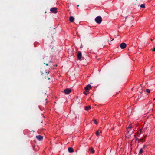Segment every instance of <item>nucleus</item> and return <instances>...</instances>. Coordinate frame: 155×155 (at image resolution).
I'll list each match as a JSON object with an SVG mask.
<instances>
[{
	"label": "nucleus",
	"instance_id": "aec40b11",
	"mask_svg": "<svg viewBox=\"0 0 155 155\" xmlns=\"http://www.w3.org/2000/svg\"><path fill=\"white\" fill-rule=\"evenodd\" d=\"M44 64H46V66H48V64H47H47H45V63H44Z\"/></svg>",
	"mask_w": 155,
	"mask_h": 155
},
{
	"label": "nucleus",
	"instance_id": "4be33fe9",
	"mask_svg": "<svg viewBox=\"0 0 155 155\" xmlns=\"http://www.w3.org/2000/svg\"><path fill=\"white\" fill-rule=\"evenodd\" d=\"M77 6L78 7V6H79V5H77Z\"/></svg>",
	"mask_w": 155,
	"mask_h": 155
},
{
	"label": "nucleus",
	"instance_id": "39448f33",
	"mask_svg": "<svg viewBox=\"0 0 155 155\" xmlns=\"http://www.w3.org/2000/svg\"><path fill=\"white\" fill-rule=\"evenodd\" d=\"M91 85L90 84H88L87 85L86 87H85L84 88V89L86 91H87V90L91 89Z\"/></svg>",
	"mask_w": 155,
	"mask_h": 155
},
{
	"label": "nucleus",
	"instance_id": "dca6fc26",
	"mask_svg": "<svg viewBox=\"0 0 155 155\" xmlns=\"http://www.w3.org/2000/svg\"><path fill=\"white\" fill-rule=\"evenodd\" d=\"M93 120L94 123L95 124H97V121L95 119H94Z\"/></svg>",
	"mask_w": 155,
	"mask_h": 155
},
{
	"label": "nucleus",
	"instance_id": "393cba45",
	"mask_svg": "<svg viewBox=\"0 0 155 155\" xmlns=\"http://www.w3.org/2000/svg\"><path fill=\"white\" fill-rule=\"evenodd\" d=\"M113 40H114V39H113L111 41H112Z\"/></svg>",
	"mask_w": 155,
	"mask_h": 155
},
{
	"label": "nucleus",
	"instance_id": "f03ea898",
	"mask_svg": "<svg viewBox=\"0 0 155 155\" xmlns=\"http://www.w3.org/2000/svg\"><path fill=\"white\" fill-rule=\"evenodd\" d=\"M126 46L127 45L124 42L121 43L120 45L121 48L122 49H124L126 47Z\"/></svg>",
	"mask_w": 155,
	"mask_h": 155
},
{
	"label": "nucleus",
	"instance_id": "20e7f679",
	"mask_svg": "<svg viewBox=\"0 0 155 155\" xmlns=\"http://www.w3.org/2000/svg\"><path fill=\"white\" fill-rule=\"evenodd\" d=\"M57 8L55 7L54 8H51L50 9V11L54 13H56L57 12Z\"/></svg>",
	"mask_w": 155,
	"mask_h": 155
},
{
	"label": "nucleus",
	"instance_id": "7ed1b4c3",
	"mask_svg": "<svg viewBox=\"0 0 155 155\" xmlns=\"http://www.w3.org/2000/svg\"><path fill=\"white\" fill-rule=\"evenodd\" d=\"M64 91L65 94H68L71 91V90L70 89L67 88L65 89Z\"/></svg>",
	"mask_w": 155,
	"mask_h": 155
},
{
	"label": "nucleus",
	"instance_id": "a878e982",
	"mask_svg": "<svg viewBox=\"0 0 155 155\" xmlns=\"http://www.w3.org/2000/svg\"><path fill=\"white\" fill-rule=\"evenodd\" d=\"M48 79H50V78H48Z\"/></svg>",
	"mask_w": 155,
	"mask_h": 155
},
{
	"label": "nucleus",
	"instance_id": "ddd939ff",
	"mask_svg": "<svg viewBox=\"0 0 155 155\" xmlns=\"http://www.w3.org/2000/svg\"><path fill=\"white\" fill-rule=\"evenodd\" d=\"M83 93H84V94H85V95H87L88 94V91H85H85L84 92H83Z\"/></svg>",
	"mask_w": 155,
	"mask_h": 155
},
{
	"label": "nucleus",
	"instance_id": "b1692460",
	"mask_svg": "<svg viewBox=\"0 0 155 155\" xmlns=\"http://www.w3.org/2000/svg\"><path fill=\"white\" fill-rule=\"evenodd\" d=\"M153 100H155V98L154 99H153Z\"/></svg>",
	"mask_w": 155,
	"mask_h": 155
},
{
	"label": "nucleus",
	"instance_id": "9d476101",
	"mask_svg": "<svg viewBox=\"0 0 155 155\" xmlns=\"http://www.w3.org/2000/svg\"><path fill=\"white\" fill-rule=\"evenodd\" d=\"M89 150L90 153H93L94 152V150L92 148H89Z\"/></svg>",
	"mask_w": 155,
	"mask_h": 155
},
{
	"label": "nucleus",
	"instance_id": "9b49d317",
	"mask_svg": "<svg viewBox=\"0 0 155 155\" xmlns=\"http://www.w3.org/2000/svg\"><path fill=\"white\" fill-rule=\"evenodd\" d=\"M91 106H87L85 107V110H87L91 108Z\"/></svg>",
	"mask_w": 155,
	"mask_h": 155
},
{
	"label": "nucleus",
	"instance_id": "f3484780",
	"mask_svg": "<svg viewBox=\"0 0 155 155\" xmlns=\"http://www.w3.org/2000/svg\"><path fill=\"white\" fill-rule=\"evenodd\" d=\"M99 130H98L97 131L96 133V135L97 136H98L99 135Z\"/></svg>",
	"mask_w": 155,
	"mask_h": 155
},
{
	"label": "nucleus",
	"instance_id": "423d86ee",
	"mask_svg": "<svg viewBox=\"0 0 155 155\" xmlns=\"http://www.w3.org/2000/svg\"><path fill=\"white\" fill-rule=\"evenodd\" d=\"M82 56V54L81 52L79 51L78 52L77 55V58L78 59L80 60L81 59V57Z\"/></svg>",
	"mask_w": 155,
	"mask_h": 155
},
{
	"label": "nucleus",
	"instance_id": "f8f14e48",
	"mask_svg": "<svg viewBox=\"0 0 155 155\" xmlns=\"http://www.w3.org/2000/svg\"><path fill=\"white\" fill-rule=\"evenodd\" d=\"M143 152V149L142 148H141L139 150V153L141 154Z\"/></svg>",
	"mask_w": 155,
	"mask_h": 155
},
{
	"label": "nucleus",
	"instance_id": "4468645a",
	"mask_svg": "<svg viewBox=\"0 0 155 155\" xmlns=\"http://www.w3.org/2000/svg\"><path fill=\"white\" fill-rule=\"evenodd\" d=\"M146 91L148 93H150V91L149 89H147L146 90Z\"/></svg>",
	"mask_w": 155,
	"mask_h": 155
},
{
	"label": "nucleus",
	"instance_id": "1a4fd4ad",
	"mask_svg": "<svg viewBox=\"0 0 155 155\" xmlns=\"http://www.w3.org/2000/svg\"><path fill=\"white\" fill-rule=\"evenodd\" d=\"M74 20V17L72 16H71L69 18V21H70L71 22H73Z\"/></svg>",
	"mask_w": 155,
	"mask_h": 155
},
{
	"label": "nucleus",
	"instance_id": "f257e3e1",
	"mask_svg": "<svg viewBox=\"0 0 155 155\" xmlns=\"http://www.w3.org/2000/svg\"><path fill=\"white\" fill-rule=\"evenodd\" d=\"M95 21L97 23L100 24L102 21V18L100 16H97L95 18Z\"/></svg>",
	"mask_w": 155,
	"mask_h": 155
},
{
	"label": "nucleus",
	"instance_id": "6ab92c4d",
	"mask_svg": "<svg viewBox=\"0 0 155 155\" xmlns=\"http://www.w3.org/2000/svg\"><path fill=\"white\" fill-rule=\"evenodd\" d=\"M153 51H155V48H154L153 49Z\"/></svg>",
	"mask_w": 155,
	"mask_h": 155
},
{
	"label": "nucleus",
	"instance_id": "a211bd4d",
	"mask_svg": "<svg viewBox=\"0 0 155 155\" xmlns=\"http://www.w3.org/2000/svg\"><path fill=\"white\" fill-rule=\"evenodd\" d=\"M131 128V126L130 125L127 128L128 129H129Z\"/></svg>",
	"mask_w": 155,
	"mask_h": 155
},
{
	"label": "nucleus",
	"instance_id": "6e6552de",
	"mask_svg": "<svg viewBox=\"0 0 155 155\" xmlns=\"http://www.w3.org/2000/svg\"><path fill=\"white\" fill-rule=\"evenodd\" d=\"M68 151L69 153H71L74 152V150L73 148L70 147L68 148Z\"/></svg>",
	"mask_w": 155,
	"mask_h": 155
},
{
	"label": "nucleus",
	"instance_id": "2eb2a0df",
	"mask_svg": "<svg viewBox=\"0 0 155 155\" xmlns=\"http://www.w3.org/2000/svg\"><path fill=\"white\" fill-rule=\"evenodd\" d=\"M140 7L141 8H145V6L143 4H141L140 5Z\"/></svg>",
	"mask_w": 155,
	"mask_h": 155
},
{
	"label": "nucleus",
	"instance_id": "5701e85b",
	"mask_svg": "<svg viewBox=\"0 0 155 155\" xmlns=\"http://www.w3.org/2000/svg\"><path fill=\"white\" fill-rule=\"evenodd\" d=\"M137 139H138V138L136 139V140H137Z\"/></svg>",
	"mask_w": 155,
	"mask_h": 155
},
{
	"label": "nucleus",
	"instance_id": "412c9836",
	"mask_svg": "<svg viewBox=\"0 0 155 155\" xmlns=\"http://www.w3.org/2000/svg\"><path fill=\"white\" fill-rule=\"evenodd\" d=\"M51 61H49V63L51 62Z\"/></svg>",
	"mask_w": 155,
	"mask_h": 155
},
{
	"label": "nucleus",
	"instance_id": "0eeeda50",
	"mask_svg": "<svg viewBox=\"0 0 155 155\" xmlns=\"http://www.w3.org/2000/svg\"><path fill=\"white\" fill-rule=\"evenodd\" d=\"M36 137L37 138V139L39 141H41L42 140L43 138V136L40 135L36 136Z\"/></svg>",
	"mask_w": 155,
	"mask_h": 155
}]
</instances>
